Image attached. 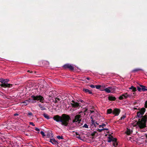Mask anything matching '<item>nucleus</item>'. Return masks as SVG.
<instances>
[{"instance_id": "f257e3e1", "label": "nucleus", "mask_w": 147, "mask_h": 147, "mask_svg": "<svg viewBox=\"0 0 147 147\" xmlns=\"http://www.w3.org/2000/svg\"><path fill=\"white\" fill-rule=\"evenodd\" d=\"M31 98H29L28 100V103L29 102H31L32 103H34L36 102V100H39L41 102H44V98L43 97L40 95L36 96L33 95L31 96Z\"/></svg>"}, {"instance_id": "f03ea898", "label": "nucleus", "mask_w": 147, "mask_h": 147, "mask_svg": "<svg viewBox=\"0 0 147 147\" xmlns=\"http://www.w3.org/2000/svg\"><path fill=\"white\" fill-rule=\"evenodd\" d=\"M147 120V114L143 116L142 118H141V120H140V119L138 122V125L140 128H143L146 126Z\"/></svg>"}, {"instance_id": "7ed1b4c3", "label": "nucleus", "mask_w": 147, "mask_h": 147, "mask_svg": "<svg viewBox=\"0 0 147 147\" xmlns=\"http://www.w3.org/2000/svg\"><path fill=\"white\" fill-rule=\"evenodd\" d=\"M61 117L62 120L61 123L63 125L65 126L67 125L69 120L70 119L69 116L65 114H63Z\"/></svg>"}, {"instance_id": "20e7f679", "label": "nucleus", "mask_w": 147, "mask_h": 147, "mask_svg": "<svg viewBox=\"0 0 147 147\" xmlns=\"http://www.w3.org/2000/svg\"><path fill=\"white\" fill-rule=\"evenodd\" d=\"M82 113V112H81L80 113H79L77 115L75 116V119L73 120V122L75 123V124L77 125L80 126L81 124H80V122L81 121L80 118L82 117V116L80 114V113Z\"/></svg>"}, {"instance_id": "39448f33", "label": "nucleus", "mask_w": 147, "mask_h": 147, "mask_svg": "<svg viewBox=\"0 0 147 147\" xmlns=\"http://www.w3.org/2000/svg\"><path fill=\"white\" fill-rule=\"evenodd\" d=\"M146 109L144 108L143 107L139 110V111L137 112V116L138 118H141L142 117L143 115L145 112Z\"/></svg>"}, {"instance_id": "423d86ee", "label": "nucleus", "mask_w": 147, "mask_h": 147, "mask_svg": "<svg viewBox=\"0 0 147 147\" xmlns=\"http://www.w3.org/2000/svg\"><path fill=\"white\" fill-rule=\"evenodd\" d=\"M61 67L65 69H68L71 70H75V67L73 65H63Z\"/></svg>"}, {"instance_id": "0eeeda50", "label": "nucleus", "mask_w": 147, "mask_h": 147, "mask_svg": "<svg viewBox=\"0 0 147 147\" xmlns=\"http://www.w3.org/2000/svg\"><path fill=\"white\" fill-rule=\"evenodd\" d=\"M71 105L74 108L75 110L79 109L81 106V105L80 103H78L77 102H75L74 101L72 102V103H71Z\"/></svg>"}, {"instance_id": "6e6552de", "label": "nucleus", "mask_w": 147, "mask_h": 147, "mask_svg": "<svg viewBox=\"0 0 147 147\" xmlns=\"http://www.w3.org/2000/svg\"><path fill=\"white\" fill-rule=\"evenodd\" d=\"M0 86L1 87L4 88L6 87H11L12 86V85L10 84H8L6 81H4L3 82L2 84L0 83Z\"/></svg>"}, {"instance_id": "1a4fd4ad", "label": "nucleus", "mask_w": 147, "mask_h": 147, "mask_svg": "<svg viewBox=\"0 0 147 147\" xmlns=\"http://www.w3.org/2000/svg\"><path fill=\"white\" fill-rule=\"evenodd\" d=\"M53 119L54 121L58 122H61L62 121L61 117L57 115L54 116Z\"/></svg>"}, {"instance_id": "9d476101", "label": "nucleus", "mask_w": 147, "mask_h": 147, "mask_svg": "<svg viewBox=\"0 0 147 147\" xmlns=\"http://www.w3.org/2000/svg\"><path fill=\"white\" fill-rule=\"evenodd\" d=\"M128 98H129V94L126 93L123 94L119 97V98L120 100H122L123 99H126Z\"/></svg>"}, {"instance_id": "9b49d317", "label": "nucleus", "mask_w": 147, "mask_h": 147, "mask_svg": "<svg viewBox=\"0 0 147 147\" xmlns=\"http://www.w3.org/2000/svg\"><path fill=\"white\" fill-rule=\"evenodd\" d=\"M121 110L120 109L115 108L113 110V114L115 115V116H118L120 113Z\"/></svg>"}, {"instance_id": "f8f14e48", "label": "nucleus", "mask_w": 147, "mask_h": 147, "mask_svg": "<svg viewBox=\"0 0 147 147\" xmlns=\"http://www.w3.org/2000/svg\"><path fill=\"white\" fill-rule=\"evenodd\" d=\"M112 87H109L106 88L105 89L103 90V91H105L107 93H110L111 92V90H112Z\"/></svg>"}, {"instance_id": "ddd939ff", "label": "nucleus", "mask_w": 147, "mask_h": 147, "mask_svg": "<svg viewBox=\"0 0 147 147\" xmlns=\"http://www.w3.org/2000/svg\"><path fill=\"white\" fill-rule=\"evenodd\" d=\"M83 91L86 93H88L89 94H92V92L91 90H89L88 89L83 88L82 90Z\"/></svg>"}, {"instance_id": "4468645a", "label": "nucleus", "mask_w": 147, "mask_h": 147, "mask_svg": "<svg viewBox=\"0 0 147 147\" xmlns=\"http://www.w3.org/2000/svg\"><path fill=\"white\" fill-rule=\"evenodd\" d=\"M132 130L131 129H130L129 127H127L126 133L127 135H130L132 133Z\"/></svg>"}, {"instance_id": "2eb2a0df", "label": "nucleus", "mask_w": 147, "mask_h": 147, "mask_svg": "<svg viewBox=\"0 0 147 147\" xmlns=\"http://www.w3.org/2000/svg\"><path fill=\"white\" fill-rule=\"evenodd\" d=\"M117 140L116 138L112 137V141L113 142V145L114 146H116L118 144L117 142Z\"/></svg>"}, {"instance_id": "dca6fc26", "label": "nucleus", "mask_w": 147, "mask_h": 147, "mask_svg": "<svg viewBox=\"0 0 147 147\" xmlns=\"http://www.w3.org/2000/svg\"><path fill=\"white\" fill-rule=\"evenodd\" d=\"M49 142L55 145L58 143L57 142L54 138L50 139Z\"/></svg>"}, {"instance_id": "f3484780", "label": "nucleus", "mask_w": 147, "mask_h": 147, "mask_svg": "<svg viewBox=\"0 0 147 147\" xmlns=\"http://www.w3.org/2000/svg\"><path fill=\"white\" fill-rule=\"evenodd\" d=\"M133 93H131L129 94V98H132L134 97V96H135L136 95V93L135 92L133 91Z\"/></svg>"}, {"instance_id": "a211bd4d", "label": "nucleus", "mask_w": 147, "mask_h": 147, "mask_svg": "<svg viewBox=\"0 0 147 147\" xmlns=\"http://www.w3.org/2000/svg\"><path fill=\"white\" fill-rule=\"evenodd\" d=\"M90 118L92 119L91 120V125L95 127H96V125H95V123H96V121L93 119L92 117V116Z\"/></svg>"}, {"instance_id": "6ab92c4d", "label": "nucleus", "mask_w": 147, "mask_h": 147, "mask_svg": "<svg viewBox=\"0 0 147 147\" xmlns=\"http://www.w3.org/2000/svg\"><path fill=\"white\" fill-rule=\"evenodd\" d=\"M143 70L141 68H137L134 69L132 70L131 72H138L139 71H143Z\"/></svg>"}, {"instance_id": "aec40b11", "label": "nucleus", "mask_w": 147, "mask_h": 147, "mask_svg": "<svg viewBox=\"0 0 147 147\" xmlns=\"http://www.w3.org/2000/svg\"><path fill=\"white\" fill-rule=\"evenodd\" d=\"M108 98L109 100L111 101L115 100L116 99V98H115V97L112 96H109L108 97Z\"/></svg>"}, {"instance_id": "412c9836", "label": "nucleus", "mask_w": 147, "mask_h": 147, "mask_svg": "<svg viewBox=\"0 0 147 147\" xmlns=\"http://www.w3.org/2000/svg\"><path fill=\"white\" fill-rule=\"evenodd\" d=\"M140 86L142 87V90L143 91H147V88L146 87L143 85H140Z\"/></svg>"}, {"instance_id": "4be33fe9", "label": "nucleus", "mask_w": 147, "mask_h": 147, "mask_svg": "<svg viewBox=\"0 0 147 147\" xmlns=\"http://www.w3.org/2000/svg\"><path fill=\"white\" fill-rule=\"evenodd\" d=\"M38 106L40 107L42 111H43L46 109L43 105H42L41 104H39L38 105Z\"/></svg>"}, {"instance_id": "5701e85b", "label": "nucleus", "mask_w": 147, "mask_h": 147, "mask_svg": "<svg viewBox=\"0 0 147 147\" xmlns=\"http://www.w3.org/2000/svg\"><path fill=\"white\" fill-rule=\"evenodd\" d=\"M130 90H132L133 91L136 92V88L134 87L133 86H131L129 88Z\"/></svg>"}, {"instance_id": "b1692460", "label": "nucleus", "mask_w": 147, "mask_h": 147, "mask_svg": "<svg viewBox=\"0 0 147 147\" xmlns=\"http://www.w3.org/2000/svg\"><path fill=\"white\" fill-rule=\"evenodd\" d=\"M95 87L97 89L100 90L101 91H103V90L101 88L100 85H95Z\"/></svg>"}, {"instance_id": "393cba45", "label": "nucleus", "mask_w": 147, "mask_h": 147, "mask_svg": "<svg viewBox=\"0 0 147 147\" xmlns=\"http://www.w3.org/2000/svg\"><path fill=\"white\" fill-rule=\"evenodd\" d=\"M43 116L44 117L47 119H50L49 116L46 113H44L43 114Z\"/></svg>"}, {"instance_id": "a878e982", "label": "nucleus", "mask_w": 147, "mask_h": 147, "mask_svg": "<svg viewBox=\"0 0 147 147\" xmlns=\"http://www.w3.org/2000/svg\"><path fill=\"white\" fill-rule=\"evenodd\" d=\"M113 111H112V109H108L107 110V113L108 114H110L112 113H113Z\"/></svg>"}, {"instance_id": "bb28decb", "label": "nucleus", "mask_w": 147, "mask_h": 147, "mask_svg": "<svg viewBox=\"0 0 147 147\" xmlns=\"http://www.w3.org/2000/svg\"><path fill=\"white\" fill-rule=\"evenodd\" d=\"M126 117V114H125L122 115V116L121 117L120 119H119V121L120 120H124L125 118Z\"/></svg>"}, {"instance_id": "cd10ccee", "label": "nucleus", "mask_w": 147, "mask_h": 147, "mask_svg": "<svg viewBox=\"0 0 147 147\" xmlns=\"http://www.w3.org/2000/svg\"><path fill=\"white\" fill-rule=\"evenodd\" d=\"M100 86L102 90H104V89H105L106 88L105 85L104 84H103L102 85H101Z\"/></svg>"}, {"instance_id": "c85d7f7f", "label": "nucleus", "mask_w": 147, "mask_h": 147, "mask_svg": "<svg viewBox=\"0 0 147 147\" xmlns=\"http://www.w3.org/2000/svg\"><path fill=\"white\" fill-rule=\"evenodd\" d=\"M60 100L59 99V98H55L54 102H55V103L58 102Z\"/></svg>"}, {"instance_id": "c756f323", "label": "nucleus", "mask_w": 147, "mask_h": 147, "mask_svg": "<svg viewBox=\"0 0 147 147\" xmlns=\"http://www.w3.org/2000/svg\"><path fill=\"white\" fill-rule=\"evenodd\" d=\"M108 142H110L112 141V137H108Z\"/></svg>"}, {"instance_id": "7c9ffc66", "label": "nucleus", "mask_w": 147, "mask_h": 147, "mask_svg": "<svg viewBox=\"0 0 147 147\" xmlns=\"http://www.w3.org/2000/svg\"><path fill=\"white\" fill-rule=\"evenodd\" d=\"M57 137L58 139L59 140L63 139V136H60L59 135L57 136Z\"/></svg>"}, {"instance_id": "2f4dec72", "label": "nucleus", "mask_w": 147, "mask_h": 147, "mask_svg": "<svg viewBox=\"0 0 147 147\" xmlns=\"http://www.w3.org/2000/svg\"><path fill=\"white\" fill-rule=\"evenodd\" d=\"M106 125L105 124L102 123V125H99V128L103 127H104L106 126Z\"/></svg>"}, {"instance_id": "473e14b6", "label": "nucleus", "mask_w": 147, "mask_h": 147, "mask_svg": "<svg viewBox=\"0 0 147 147\" xmlns=\"http://www.w3.org/2000/svg\"><path fill=\"white\" fill-rule=\"evenodd\" d=\"M42 63L44 64H48L49 63L47 61H42Z\"/></svg>"}, {"instance_id": "72a5a7b5", "label": "nucleus", "mask_w": 147, "mask_h": 147, "mask_svg": "<svg viewBox=\"0 0 147 147\" xmlns=\"http://www.w3.org/2000/svg\"><path fill=\"white\" fill-rule=\"evenodd\" d=\"M27 115L29 116H33V115L32 113L30 112H28L27 113Z\"/></svg>"}, {"instance_id": "f704fd0d", "label": "nucleus", "mask_w": 147, "mask_h": 147, "mask_svg": "<svg viewBox=\"0 0 147 147\" xmlns=\"http://www.w3.org/2000/svg\"><path fill=\"white\" fill-rule=\"evenodd\" d=\"M40 133L42 136L43 137H45L46 136L44 132L42 131H41L40 132Z\"/></svg>"}, {"instance_id": "c9c22d12", "label": "nucleus", "mask_w": 147, "mask_h": 147, "mask_svg": "<svg viewBox=\"0 0 147 147\" xmlns=\"http://www.w3.org/2000/svg\"><path fill=\"white\" fill-rule=\"evenodd\" d=\"M23 103L25 104L24 105H28V101L27 100H25L23 102Z\"/></svg>"}, {"instance_id": "e433bc0d", "label": "nucleus", "mask_w": 147, "mask_h": 147, "mask_svg": "<svg viewBox=\"0 0 147 147\" xmlns=\"http://www.w3.org/2000/svg\"><path fill=\"white\" fill-rule=\"evenodd\" d=\"M83 127H85V128H88V125L86 124H85L83 126Z\"/></svg>"}, {"instance_id": "4c0bfd02", "label": "nucleus", "mask_w": 147, "mask_h": 147, "mask_svg": "<svg viewBox=\"0 0 147 147\" xmlns=\"http://www.w3.org/2000/svg\"><path fill=\"white\" fill-rule=\"evenodd\" d=\"M5 81V79L3 78H1L0 79V82H1V84H2L4 81Z\"/></svg>"}, {"instance_id": "58836bf2", "label": "nucleus", "mask_w": 147, "mask_h": 147, "mask_svg": "<svg viewBox=\"0 0 147 147\" xmlns=\"http://www.w3.org/2000/svg\"><path fill=\"white\" fill-rule=\"evenodd\" d=\"M137 90H138V91L140 92L142 90V87L140 88V87L138 86L137 87Z\"/></svg>"}, {"instance_id": "ea45409f", "label": "nucleus", "mask_w": 147, "mask_h": 147, "mask_svg": "<svg viewBox=\"0 0 147 147\" xmlns=\"http://www.w3.org/2000/svg\"><path fill=\"white\" fill-rule=\"evenodd\" d=\"M103 130V128L102 129H98L97 130V131H98L99 132H101Z\"/></svg>"}, {"instance_id": "a19ab883", "label": "nucleus", "mask_w": 147, "mask_h": 147, "mask_svg": "<svg viewBox=\"0 0 147 147\" xmlns=\"http://www.w3.org/2000/svg\"><path fill=\"white\" fill-rule=\"evenodd\" d=\"M90 87L92 88H94L95 87V85H91L90 86Z\"/></svg>"}, {"instance_id": "79ce46f5", "label": "nucleus", "mask_w": 147, "mask_h": 147, "mask_svg": "<svg viewBox=\"0 0 147 147\" xmlns=\"http://www.w3.org/2000/svg\"><path fill=\"white\" fill-rule=\"evenodd\" d=\"M144 105L146 108H147V101H145Z\"/></svg>"}, {"instance_id": "37998d69", "label": "nucleus", "mask_w": 147, "mask_h": 147, "mask_svg": "<svg viewBox=\"0 0 147 147\" xmlns=\"http://www.w3.org/2000/svg\"><path fill=\"white\" fill-rule=\"evenodd\" d=\"M29 123L30 125H31L33 126H35V125L34 124V123L33 122H30Z\"/></svg>"}, {"instance_id": "c03bdc74", "label": "nucleus", "mask_w": 147, "mask_h": 147, "mask_svg": "<svg viewBox=\"0 0 147 147\" xmlns=\"http://www.w3.org/2000/svg\"><path fill=\"white\" fill-rule=\"evenodd\" d=\"M35 130L36 131H38V132H39V131H40V129H39V128H37V127H36V128H35Z\"/></svg>"}, {"instance_id": "a18cd8bd", "label": "nucleus", "mask_w": 147, "mask_h": 147, "mask_svg": "<svg viewBox=\"0 0 147 147\" xmlns=\"http://www.w3.org/2000/svg\"><path fill=\"white\" fill-rule=\"evenodd\" d=\"M5 81H6L8 83V82L9 81V80L8 79H5Z\"/></svg>"}, {"instance_id": "49530a36", "label": "nucleus", "mask_w": 147, "mask_h": 147, "mask_svg": "<svg viewBox=\"0 0 147 147\" xmlns=\"http://www.w3.org/2000/svg\"><path fill=\"white\" fill-rule=\"evenodd\" d=\"M103 130H106L107 131H108V129L107 128H103Z\"/></svg>"}, {"instance_id": "de8ad7c7", "label": "nucleus", "mask_w": 147, "mask_h": 147, "mask_svg": "<svg viewBox=\"0 0 147 147\" xmlns=\"http://www.w3.org/2000/svg\"><path fill=\"white\" fill-rule=\"evenodd\" d=\"M76 137L79 139H80L81 138V137L79 136H77Z\"/></svg>"}, {"instance_id": "09e8293b", "label": "nucleus", "mask_w": 147, "mask_h": 147, "mask_svg": "<svg viewBox=\"0 0 147 147\" xmlns=\"http://www.w3.org/2000/svg\"><path fill=\"white\" fill-rule=\"evenodd\" d=\"M18 115V114L17 113H16L14 114V116H16Z\"/></svg>"}, {"instance_id": "8fccbe9b", "label": "nucleus", "mask_w": 147, "mask_h": 147, "mask_svg": "<svg viewBox=\"0 0 147 147\" xmlns=\"http://www.w3.org/2000/svg\"><path fill=\"white\" fill-rule=\"evenodd\" d=\"M86 79L88 80H90V78L88 77L86 78Z\"/></svg>"}, {"instance_id": "3c124183", "label": "nucleus", "mask_w": 147, "mask_h": 147, "mask_svg": "<svg viewBox=\"0 0 147 147\" xmlns=\"http://www.w3.org/2000/svg\"><path fill=\"white\" fill-rule=\"evenodd\" d=\"M98 123H97V122H96V123H95V125H98Z\"/></svg>"}, {"instance_id": "603ef678", "label": "nucleus", "mask_w": 147, "mask_h": 147, "mask_svg": "<svg viewBox=\"0 0 147 147\" xmlns=\"http://www.w3.org/2000/svg\"><path fill=\"white\" fill-rule=\"evenodd\" d=\"M146 145H147V139L146 140Z\"/></svg>"}, {"instance_id": "864d4df0", "label": "nucleus", "mask_w": 147, "mask_h": 147, "mask_svg": "<svg viewBox=\"0 0 147 147\" xmlns=\"http://www.w3.org/2000/svg\"><path fill=\"white\" fill-rule=\"evenodd\" d=\"M80 101L81 102H82L83 101L82 100H80Z\"/></svg>"}, {"instance_id": "5fc2aeb1", "label": "nucleus", "mask_w": 147, "mask_h": 147, "mask_svg": "<svg viewBox=\"0 0 147 147\" xmlns=\"http://www.w3.org/2000/svg\"><path fill=\"white\" fill-rule=\"evenodd\" d=\"M28 71L29 72V71H29V70H28Z\"/></svg>"}]
</instances>
